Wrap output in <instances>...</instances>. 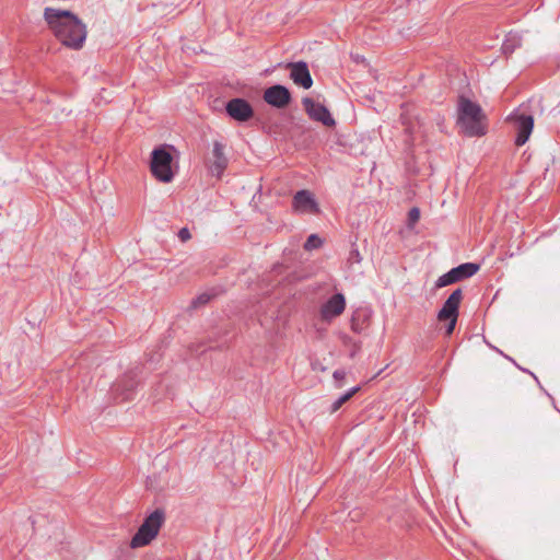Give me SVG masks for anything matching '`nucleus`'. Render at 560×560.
<instances>
[{"instance_id":"20","label":"nucleus","mask_w":560,"mask_h":560,"mask_svg":"<svg viewBox=\"0 0 560 560\" xmlns=\"http://www.w3.org/2000/svg\"><path fill=\"white\" fill-rule=\"evenodd\" d=\"M359 318H360V314L359 313H355L352 318H351V329L357 332V334H360L363 331L364 329V326L363 324H360L359 323Z\"/></svg>"},{"instance_id":"6","label":"nucleus","mask_w":560,"mask_h":560,"mask_svg":"<svg viewBox=\"0 0 560 560\" xmlns=\"http://www.w3.org/2000/svg\"><path fill=\"white\" fill-rule=\"evenodd\" d=\"M302 105L310 119L322 122L326 127L335 126L336 121L325 105L308 96L302 98Z\"/></svg>"},{"instance_id":"9","label":"nucleus","mask_w":560,"mask_h":560,"mask_svg":"<svg viewBox=\"0 0 560 560\" xmlns=\"http://www.w3.org/2000/svg\"><path fill=\"white\" fill-rule=\"evenodd\" d=\"M292 208L294 211L300 213L318 214L320 212L314 195L307 189L299 190L293 196Z\"/></svg>"},{"instance_id":"3","label":"nucleus","mask_w":560,"mask_h":560,"mask_svg":"<svg viewBox=\"0 0 560 560\" xmlns=\"http://www.w3.org/2000/svg\"><path fill=\"white\" fill-rule=\"evenodd\" d=\"M165 521V513L163 510H155L147 516L133 535L130 541L131 548H140L149 545L159 534Z\"/></svg>"},{"instance_id":"22","label":"nucleus","mask_w":560,"mask_h":560,"mask_svg":"<svg viewBox=\"0 0 560 560\" xmlns=\"http://www.w3.org/2000/svg\"><path fill=\"white\" fill-rule=\"evenodd\" d=\"M178 238L182 242H187V241H189L191 238V234H190V231L188 230V228H182L178 231Z\"/></svg>"},{"instance_id":"23","label":"nucleus","mask_w":560,"mask_h":560,"mask_svg":"<svg viewBox=\"0 0 560 560\" xmlns=\"http://www.w3.org/2000/svg\"><path fill=\"white\" fill-rule=\"evenodd\" d=\"M408 217H409V221L411 223H415L419 220L420 218V211L418 208H412L410 209L409 213H408Z\"/></svg>"},{"instance_id":"8","label":"nucleus","mask_w":560,"mask_h":560,"mask_svg":"<svg viewBox=\"0 0 560 560\" xmlns=\"http://www.w3.org/2000/svg\"><path fill=\"white\" fill-rule=\"evenodd\" d=\"M262 98L272 107L284 108L291 103L292 96L288 88L276 84L264 91Z\"/></svg>"},{"instance_id":"1","label":"nucleus","mask_w":560,"mask_h":560,"mask_svg":"<svg viewBox=\"0 0 560 560\" xmlns=\"http://www.w3.org/2000/svg\"><path fill=\"white\" fill-rule=\"evenodd\" d=\"M44 20L55 37L66 47L79 50L86 39L85 24L71 11L45 8Z\"/></svg>"},{"instance_id":"10","label":"nucleus","mask_w":560,"mask_h":560,"mask_svg":"<svg viewBox=\"0 0 560 560\" xmlns=\"http://www.w3.org/2000/svg\"><path fill=\"white\" fill-rule=\"evenodd\" d=\"M228 115L240 122L249 120L254 116V109L244 98H232L225 105Z\"/></svg>"},{"instance_id":"24","label":"nucleus","mask_w":560,"mask_h":560,"mask_svg":"<svg viewBox=\"0 0 560 560\" xmlns=\"http://www.w3.org/2000/svg\"><path fill=\"white\" fill-rule=\"evenodd\" d=\"M210 300V295L208 294H201L199 295L197 299H195L192 301V304L196 306V305H201V304H206L208 303V301Z\"/></svg>"},{"instance_id":"15","label":"nucleus","mask_w":560,"mask_h":560,"mask_svg":"<svg viewBox=\"0 0 560 560\" xmlns=\"http://www.w3.org/2000/svg\"><path fill=\"white\" fill-rule=\"evenodd\" d=\"M521 46V38L515 34H509L502 44V51L504 55H511Z\"/></svg>"},{"instance_id":"19","label":"nucleus","mask_w":560,"mask_h":560,"mask_svg":"<svg viewBox=\"0 0 560 560\" xmlns=\"http://www.w3.org/2000/svg\"><path fill=\"white\" fill-rule=\"evenodd\" d=\"M361 261H362V256H361L359 249L357 247H352L349 253V256H348V262L350 265H353V264H360Z\"/></svg>"},{"instance_id":"21","label":"nucleus","mask_w":560,"mask_h":560,"mask_svg":"<svg viewBox=\"0 0 560 560\" xmlns=\"http://www.w3.org/2000/svg\"><path fill=\"white\" fill-rule=\"evenodd\" d=\"M332 377L336 383V387L340 388L343 386V381L346 378V372L343 370H336L332 374Z\"/></svg>"},{"instance_id":"11","label":"nucleus","mask_w":560,"mask_h":560,"mask_svg":"<svg viewBox=\"0 0 560 560\" xmlns=\"http://www.w3.org/2000/svg\"><path fill=\"white\" fill-rule=\"evenodd\" d=\"M511 119H513L516 130L515 144L521 147L527 142L533 131L534 117L526 114H513Z\"/></svg>"},{"instance_id":"17","label":"nucleus","mask_w":560,"mask_h":560,"mask_svg":"<svg viewBox=\"0 0 560 560\" xmlns=\"http://www.w3.org/2000/svg\"><path fill=\"white\" fill-rule=\"evenodd\" d=\"M323 240L317 234H311L304 243L305 250H313L322 247Z\"/></svg>"},{"instance_id":"7","label":"nucleus","mask_w":560,"mask_h":560,"mask_svg":"<svg viewBox=\"0 0 560 560\" xmlns=\"http://www.w3.org/2000/svg\"><path fill=\"white\" fill-rule=\"evenodd\" d=\"M228 164L229 160L224 153V144L220 141H214L211 154L206 160L207 170L212 176L220 178Z\"/></svg>"},{"instance_id":"14","label":"nucleus","mask_w":560,"mask_h":560,"mask_svg":"<svg viewBox=\"0 0 560 560\" xmlns=\"http://www.w3.org/2000/svg\"><path fill=\"white\" fill-rule=\"evenodd\" d=\"M479 270V265L474 262H465L452 268L456 282L472 277Z\"/></svg>"},{"instance_id":"2","label":"nucleus","mask_w":560,"mask_h":560,"mask_svg":"<svg viewBox=\"0 0 560 560\" xmlns=\"http://www.w3.org/2000/svg\"><path fill=\"white\" fill-rule=\"evenodd\" d=\"M457 124L469 137H480L487 132L486 115L479 104L460 95L457 103Z\"/></svg>"},{"instance_id":"18","label":"nucleus","mask_w":560,"mask_h":560,"mask_svg":"<svg viewBox=\"0 0 560 560\" xmlns=\"http://www.w3.org/2000/svg\"><path fill=\"white\" fill-rule=\"evenodd\" d=\"M455 282H456V279L453 276V271L451 269L450 271H447L446 273H444V275H442L441 277L438 278V280L435 282V287L436 288H443V287L453 284Z\"/></svg>"},{"instance_id":"4","label":"nucleus","mask_w":560,"mask_h":560,"mask_svg":"<svg viewBox=\"0 0 560 560\" xmlns=\"http://www.w3.org/2000/svg\"><path fill=\"white\" fill-rule=\"evenodd\" d=\"M462 300L463 291L460 289L454 290L438 313V319L440 322H447L445 328V332L447 336L452 335L455 329Z\"/></svg>"},{"instance_id":"25","label":"nucleus","mask_w":560,"mask_h":560,"mask_svg":"<svg viewBox=\"0 0 560 560\" xmlns=\"http://www.w3.org/2000/svg\"><path fill=\"white\" fill-rule=\"evenodd\" d=\"M359 350H360V346L355 345V347H354V349L352 350V352H351V354H350V355H351V357H354V355H355V353H357V351H359Z\"/></svg>"},{"instance_id":"5","label":"nucleus","mask_w":560,"mask_h":560,"mask_svg":"<svg viewBox=\"0 0 560 560\" xmlns=\"http://www.w3.org/2000/svg\"><path fill=\"white\" fill-rule=\"evenodd\" d=\"M173 158L164 148L153 150L151 160V172L153 176L163 183H170L173 179L172 172Z\"/></svg>"},{"instance_id":"13","label":"nucleus","mask_w":560,"mask_h":560,"mask_svg":"<svg viewBox=\"0 0 560 560\" xmlns=\"http://www.w3.org/2000/svg\"><path fill=\"white\" fill-rule=\"evenodd\" d=\"M346 308V299L343 294L336 293L328 301L323 304L320 308V316L325 320H330L338 317L343 313Z\"/></svg>"},{"instance_id":"16","label":"nucleus","mask_w":560,"mask_h":560,"mask_svg":"<svg viewBox=\"0 0 560 560\" xmlns=\"http://www.w3.org/2000/svg\"><path fill=\"white\" fill-rule=\"evenodd\" d=\"M359 390H360V387L354 386V387L350 388L348 392H346L345 394H342L339 398H337L330 407V413H334L337 410H339L341 408V406L343 404H346L351 397H353Z\"/></svg>"},{"instance_id":"12","label":"nucleus","mask_w":560,"mask_h":560,"mask_svg":"<svg viewBox=\"0 0 560 560\" xmlns=\"http://www.w3.org/2000/svg\"><path fill=\"white\" fill-rule=\"evenodd\" d=\"M287 68L290 69V79L296 84L307 90L313 85V79L308 70L307 63L304 61L289 62Z\"/></svg>"}]
</instances>
